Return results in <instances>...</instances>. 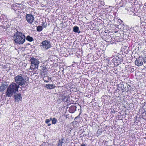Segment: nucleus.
Masks as SVG:
<instances>
[{
  "mask_svg": "<svg viewBox=\"0 0 146 146\" xmlns=\"http://www.w3.org/2000/svg\"><path fill=\"white\" fill-rule=\"evenodd\" d=\"M111 112L112 113L113 112V111H111Z\"/></svg>",
  "mask_w": 146,
  "mask_h": 146,
  "instance_id": "obj_27",
  "label": "nucleus"
},
{
  "mask_svg": "<svg viewBox=\"0 0 146 146\" xmlns=\"http://www.w3.org/2000/svg\"><path fill=\"white\" fill-rule=\"evenodd\" d=\"M36 30L40 32L42 30V27L41 26H38L37 27Z\"/></svg>",
  "mask_w": 146,
  "mask_h": 146,
  "instance_id": "obj_14",
  "label": "nucleus"
},
{
  "mask_svg": "<svg viewBox=\"0 0 146 146\" xmlns=\"http://www.w3.org/2000/svg\"><path fill=\"white\" fill-rule=\"evenodd\" d=\"M81 146H86V145L84 144L83 143L81 145Z\"/></svg>",
  "mask_w": 146,
  "mask_h": 146,
  "instance_id": "obj_23",
  "label": "nucleus"
},
{
  "mask_svg": "<svg viewBox=\"0 0 146 146\" xmlns=\"http://www.w3.org/2000/svg\"><path fill=\"white\" fill-rule=\"evenodd\" d=\"M49 120H50V121H52V118L51 117H50Z\"/></svg>",
  "mask_w": 146,
  "mask_h": 146,
  "instance_id": "obj_24",
  "label": "nucleus"
},
{
  "mask_svg": "<svg viewBox=\"0 0 146 146\" xmlns=\"http://www.w3.org/2000/svg\"><path fill=\"white\" fill-rule=\"evenodd\" d=\"M73 31L74 32L77 33H79L81 32L79 30V27L77 26H75L73 27Z\"/></svg>",
  "mask_w": 146,
  "mask_h": 146,
  "instance_id": "obj_10",
  "label": "nucleus"
},
{
  "mask_svg": "<svg viewBox=\"0 0 146 146\" xmlns=\"http://www.w3.org/2000/svg\"><path fill=\"white\" fill-rule=\"evenodd\" d=\"M51 125V124L50 123H49L48 124V126H50Z\"/></svg>",
  "mask_w": 146,
  "mask_h": 146,
  "instance_id": "obj_25",
  "label": "nucleus"
},
{
  "mask_svg": "<svg viewBox=\"0 0 146 146\" xmlns=\"http://www.w3.org/2000/svg\"><path fill=\"white\" fill-rule=\"evenodd\" d=\"M19 87V86L16 83L14 82L12 83L7 88L6 93V96L10 97L17 91L18 92Z\"/></svg>",
  "mask_w": 146,
  "mask_h": 146,
  "instance_id": "obj_1",
  "label": "nucleus"
},
{
  "mask_svg": "<svg viewBox=\"0 0 146 146\" xmlns=\"http://www.w3.org/2000/svg\"><path fill=\"white\" fill-rule=\"evenodd\" d=\"M134 70V69L133 68H132L131 69V71H133Z\"/></svg>",
  "mask_w": 146,
  "mask_h": 146,
  "instance_id": "obj_26",
  "label": "nucleus"
},
{
  "mask_svg": "<svg viewBox=\"0 0 146 146\" xmlns=\"http://www.w3.org/2000/svg\"><path fill=\"white\" fill-rule=\"evenodd\" d=\"M135 63V65L139 66L142 65L143 64V62L142 61V60L139 58L136 59Z\"/></svg>",
  "mask_w": 146,
  "mask_h": 146,
  "instance_id": "obj_7",
  "label": "nucleus"
},
{
  "mask_svg": "<svg viewBox=\"0 0 146 146\" xmlns=\"http://www.w3.org/2000/svg\"><path fill=\"white\" fill-rule=\"evenodd\" d=\"M142 58L144 62L146 64V56L145 55L143 57H142Z\"/></svg>",
  "mask_w": 146,
  "mask_h": 146,
  "instance_id": "obj_17",
  "label": "nucleus"
},
{
  "mask_svg": "<svg viewBox=\"0 0 146 146\" xmlns=\"http://www.w3.org/2000/svg\"><path fill=\"white\" fill-rule=\"evenodd\" d=\"M45 123L46 124H48L50 122V120H49V119H46L45 120Z\"/></svg>",
  "mask_w": 146,
  "mask_h": 146,
  "instance_id": "obj_20",
  "label": "nucleus"
},
{
  "mask_svg": "<svg viewBox=\"0 0 146 146\" xmlns=\"http://www.w3.org/2000/svg\"><path fill=\"white\" fill-rule=\"evenodd\" d=\"M45 87L47 88L51 89L54 88L55 86L53 84H47L46 85Z\"/></svg>",
  "mask_w": 146,
  "mask_h": 146,
  "instance_id": "obj_11",
  "label": "nucleus"
},
{
  "mask_svg": "<svg viewBox=\"0 0 146 146\" xmlns=\"http://www.w3.org/2000/svg\"><path fill=\"white\" fill-rule=\"evenodd\" d=\"M102 132L101 129H99L97 131V133L98 135H101Z\"/></svg>",
  "mask_w": 146,
  "mask_h": 146,
  "instance_id": "obj_19",
  "label": "nucleus"
},
{
  "mask_svg": "<svg viewBox=\"0 0 146 146\" xmlns=\"http://www.w3.org/2000/svg\"><path fill=\"white\" fill-rule=\"evenodd\" d=\"M42 44L40 46L43 50H47L50 48L52 46L50 43V42L47 40L43 41L41 42Z\"/></svg>",
  "mask_w": 146,
  "mask_h": 146,
  "instance_id": "obj_5",
  "label": "nucleus"
},
{
  "mask_svg": "<svg viewBox=\"0 0 146 146\" xmlns=\"http://www.w3.org/2000/svg\"><path fill=\"white\" fill-rule=\"evenodd\" d=\"M15 99L16 102H18L22 99V97L20 94H18L14 95Z\"/></svg>",
  "mask_w": 146,
  "mask_h": 146,
  "instance_id": "obj_8",
  "label": "nucleus"
},
{
  "mask_svg": "<svg viewBox=\"0 0 146 146\" xmlns=\"http://www.w3.org/2000/svg\"><path fill=\"white\" fill-rule=\"evenodd\" d=\"M26 19L28 23L31 24L33 21L34 19V17L31 14H28L26 15Z\"/></svg>",
  "mask_w": 146,
  "mask_h": 146,
  "instance_id": "obj_6",
  "label": "nucleus"
},
{
  "mask_svg": "<svg viewBox=\"0 0 146 146\" xmlns=\"http://www.w3.org/2000/svg\"><path fill=\"white\" fill-rule=\"evenodd\" d=\"M63 142L59 140L57 146H62V144Z\"/></svg>",
  "mask_w": 146,
  "mask_h": 146,
  "instance_id": "obj_18",
  "label": "nucleus"
},
{
  "mask_svg": "<svg viewBox=\"0 0 146 146\" xmlns=\"http://www.w3.org/2000/svg\"><path fill=\"white\" fill-rule=\"evenodd\" d=\"M145 116H146V112H145Z\"/></svg>",
  "mask_w": 146,
  "mask_h": 146,
  "instance_id": "obj_28",
  "label": "nucleus"
},
{
  "mask_svg": "<svg viewBox=\"0 0 146 146\" xmlns=\"http://www.w3.org/2000/svg\"><path fill=\"white\" fill-rule=\"evenodd\" d=\"M76 108V107L75 106H72L70 108L69 110L70 111H71V110H73V111L72 112V113L73 112H74Z\"/></svg>",
  "mask_w": 146,
  "mask_h": 146,
  "instance_id": "obj_15",
  "label": "nucleus"
},
{
  "mask_svg": "<svg viewBox=\"0 0 146 146\" xmlns=\"http://www.w3.org/2000/svg\"><path fill=\"white\" fill-rule=\"evenodd\" d=\"M57 121L56 119L55 118H54L52 119V123L53 124H55L56 123Z\"/></svg>",
  "mask_w": 146,
  "mask_h": 146,
  "instance_id": "obj_16",
  "label": "nucleus"
},
{
  "mask_svg": "<svg viewBox=\"0 0 146 146\" xmlns=\"http://www.w3.org/2000/svg\"><path fill=\"white\" fill-rule=\"evenodd\" d=\"M30 61L31 63L30 68L33 69H37L39 63L38 60L36 58L33 57L31 59Z\"/></svg>",
  "mask_w": 146,
  "mask_h": 146,
  "instance_id": "obj_4",
  "label": "nucleus"
},
{
  "mask_svg": "<svg viewBox=\"0 0 146 146\" xmlns=\"http://www.w3.org/2000/svg\"><path fill=\"white\" fill-rule=\"evenodd\" d=\"M7 87L6 83L2 84V85L0 86V91H3Z\"/></svg>",
  "mask_w": 146,
  "mask_h": 146,
  "instance_id": "obj_9",
  "label": "nucleus"
},
{
  "mask_svg": "<svg viewBox=\"0 0 146 146\" xmlns=\"http://www.w3.org/2000/svg\"><path fill=\"white\" fill-rule=\"evenodd\" d=\"M26 38V40L29 42H32L33 40V38L29 35L27 36Z\"/></svg>",
  "mask_w": 146,
  "mask_h": 146,
  "instance_id": "obj_13",
  "label": "nucleus"
},
{
  "mask_svg": "<svg viewBox=\"0 0 146 146\" xmlns=\"http://www.w3.org/2000/svg\"><path fill=\"white\" fill-rule=\"evenodd\" d=\"M46 68L44 66L42 67V70L43 72H44V71H45L46 70Z\"/></svg>",
  "mask_w": 146,
  "mask_h": 146,
  "instance_id": "obj_21",
  "label": "nucleus"
},
{
  "mask_svg": "<svg viewBox=\"0 0 146 146\" xmlns=\"http://www.w3.org/2000/svg\"><path fill=\"white\" fill-rule=\"evenodd\" d=\"M14 79L15 83L18 85L22 86L25 85L26 80L22 76L17 75L15 77Z\"/></svg>",
  "mask_w": 146,
  "mask_h": 146,
  "instance_id": "obj_3",
  "label": "nucleus"
},
{
  "mask_svg": "<svg viewBox=\"0 0 146 146\" xmlns=\"http://www.w3.org/2000/svg\"><path fill=\"white\" fill-rule=\"evenodd\" d=\"M50 79H51V78L46 76H44L43 78V80L46 82H48Z\"/></svg>",
  "mask_w": 146,
  "mask_h": 146,
  "instance_id": "obj_12",
  "label": "nucleus"
},
{
  "mask_svg": "<svg viewBox=\"0 0 146 146\" xmlns=\"http://www.w3.org/2000/svg\"><path fill=\"white\" fill-rule=\"evenodd\" d=\"M116 59V60H120V59H119V58L118 57H116V58L115 59Z\"/></svg>",
  "mask_w": 146,
  "mask_h": 146,
  "instance_id": "obj_22",
  "label": "nucleus"
},
{
  "mask_svg": "<svg viewBox=\"0 0 146 146\" xmlns=\"http://www.w3.org/2000/svg\"><path fill=\"white\" fill-rule=\"evenodd\" d=\"M26 38L24 34L17 32L14 34L13 39L15 43L19 44H23Z\"/></svg>",
  "mask_w": 146,
  "mask_h": 146,
  "instance_id": "obj_2",
  "label": "nucleus"
}]
</instances>
